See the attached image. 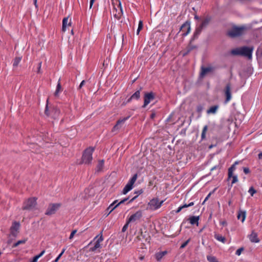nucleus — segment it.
Masks as SVG:
<instances>
[{
    "instance_id": "1",
    "label": "nucleus",
    "mask_w": 262,
    "mask_h": 262,
    "mask_svg": "<svg viewBox=\"0 0 262 262\" xmlns=\"http://www.w3.org/2000/svg\"><path fill=\"white\" fill-rule=\"evenodd\" d=\"M94 147H90L85 149L83 152L81 160L79 163L80 164H84L90 165L91 164L93 160L92 155L94 151Z\"/></svg>"
},
{
    "instance_id": "2",
    "label": "nucleus",
    "mask_w": 262,
    "mask_h": 262,
    "mask_svg": "<svg viewBox=\"0 0 262 262\" xmlns=\"http://www.w3.org/2000/svg\"><path fill=\"white\" fill-rule=\"evenodd\" d=\"M246 29V27H237L233 26L231 29L226 32V35L231 38H234L241 36Z\"/></svg>"
},
{
    "instance_id": "3",
    "label": "nucleus",
    "mask_w": 262,
    "mask_h": 262,
    "mask_svg": "<svg viewBox=\"0 0 262 262\" xmlns=\"http://www.w3.org/2000/svg\"><path fill=\"white\" fill-rule=\"evenodd\" d=\"M37 199L35 197L30 198L24 203L23 210H32L37 205Z\"/></svg>"
},
{
    "instance_id": "4",
    "label": "nucleus",
    "mask_w": 262,
    "mask_h": 262,
    "mask_svg": "<svg viewBox=\"0 0 262 262\" xmlns=\"http://www.w3.org/2000/svg\"><path fill=\"white\" fill-rule=\"evenodd\" d=\"M60 203H51L45 212V214L51 215L55 213L56 211L61 207Z\"/></svg>"
},
{
    "instance_id": "5",
    "label": "nucleus",
    "mask_w": 262,
    "mask_h": 262,
    "mask_svg": "<svg viewBox=\"0 0 262 262\" xmlns=\"http://www.w3.org/2000/svg\"><path fill=\"white\" fill-rule=\"evenodd\" d=\"M241 163V161H236L228 169V179H230L231 178L232 180L231 182L232 184H234L237 181V177L236 175L233 174V171L235 169V166Z\"/></svg>"
},
{
    "instance_id": "6",
    "label": "nucleus",
    "mask_w": 262,
    "mask_h": 262,
    "mask_svg": "<svg viewBox=\"0 0 262 262\" xmlns=\"http://www.w3.org/2000/svg\"><path fill=\"white\" fill-rule=\"evenodd\" d=\"M155 99V94L152 92H145L144 96L143 108H145L151 101Z\"/></svg>"
},
{
    "instance_id": "7",
    "label": "nucleus",
    "mask_w": 262,
    "mask_h": 262,
    "mask_svg": "<svg viewBox=\"0 0 262 262\" xmlns=\"http://www.w3.org/2000/svg\"><path fill=\"white\" fill-rule=\"evenodd\" d=\"M164 201H159L158 198H153L151 199L148 205L150 209L152 210H156L159 208L163 203Z\"/></svg>"
},
{
    "instance_id": "8",
    "label": "nucleus",
    "mask_w": 262,
    "mask_h": 262,
    "mask_svg": "<svg viewBox=\"0 0 262 262\" xmlns=\"http://www.w3.org/2000/svg\"><path fill=\"white\" fill-rule=\"evenodd\" d=\"M190 21L189 20L186 21L181 27L180 31H182L183 33L182 35L183 36H186L188 34L190 31Z\"/></svg>"
},
{
    "instance_id": "9",
    "label": "nucleus",
    "mask_w": 262,
    "mask_h": 262,
    "mask_svg": "<svg viewBox=\"0 0 262 262\" xmlns=\"http://www.w3.org/2000/svg\"><path fill=\"white\" fill-rule=\"evenodd\" d=\"M142 216V211L141 210H138L134 214H132L127 220V224H129L132 222H136V221L139 220Z\"/></svg>"
},
{
    "instance_id": "10",
    "label": "nucleus",
    "mask_w": 262,
    "mask_h": 262,
    "mask_svg": "<svg viewBox=\"0 0 262 262\" xmlns=\"http://www.w3.org/2000/svg\"><path fill=\"white\" fill-rule=\"evenodd\" d=\"M233 55H242L246 56V46H243L240 48L233 49L231 51Z\"/></svg>"
},
{
    "instance_id": "11",
    "label": "nucleus",
    "mask_w": 262,
    "mask_h": 262,
    "mask_svg": "<svg viewBox=\"0 0 262 262\" xmlns=\"http://www.w3.org/2000/svg\"><path fill=\"white\" fill-rule=\"evenodd\" d=\"M224 94L226 97L225 102H228L231 99V89L230 83L227 84L224 90Z\"/></svg>"
},
{
    "instance_id": "12",
    "label": "nucleus",
    "mask_w": 262,
    "mask_h": 262,
    "mask_svg": "<svg viewBox=\"0 0 262 262\" xmlns=\"http://www.w3.org/2000/svg\"><path fill=\"white\" fill-rule=\"evenodd\" d=\"M118 7L119 8L118 10H117V8H116L115 7H114V8L113 9V10H112V13H113L114 17L115 18H116L117 19H119L121 18V17L123 14V11L122 9V7H121L120 3H119Z\"/></svg>"
},
{
    "instance_id": "13",
    "label": "nucleus",
    "mask_w": 262,
    "mask_h": 262,
    "mask_svg": "<svg viewBox=\"0 0 262 262\" xmlns=\"http://www.w3.org/2000/svg\"><path fill=\"white\" fill-rule=\"evenodd\" d=\"M192 43V42H191L189 41V43L187 47L186 48V49L182 51V54L183 57L187 56L193 50L198 49V46L193 45Z\"/></svg>"
},
{
    "instance_id": "14",
    "label": "nucleus",
    "mask_w": 262,
    "mask_h": 262,
    "mask_svg": "<svg viewBox=\"0 0 262 262\" xmlns=\"http://www.w3.org/2000/svg\"><path fill=\"white\" fill-rule=\"evenodd\" d=\"M20 227V223L18 222H14L12 223V225L10 228V232L11 234L13 236H16L17 235V232L19 230Z\"/></svg>"
},
{
    "instance_id": "15",
    "label": "nucleus",
    "mask_w": 262,
    "mask_h": 262,
    "mask_svg": "<svg viewBox=\"0 0 262 262\" xmlns=\"http://www.w3.org/2000/svg\"><path fill=\"white\" fill-rule=\"evenodd\" d=\"M211 17L210 16H207L202 20L201 24L199 27H198V28L202 31L203 29L208 26L210 21H211Z\"/></svg>"
},
{
    "instance_id": "16",
    "label": "nucleus",
    "mask_w": 262,
    "mask_h": 262,
    "mask_svg": "<svg viewBox=\"0 0 262 262\" xmlns=\"http://www.w3.org/2000/svg\"><path fill=\"white\" fill-rule=\"evenodd\" d=\"M213 68L212 67H205L203 66L201 67V72L200 73V77L203 78L207 73L209 72H212Z\"/></svg>"
},
{
    "instance_id": "17",
    "label": "nucleus",
    "mask_w": 262,
    "mask_h": 262,
    "mask_svg": "<svg viewBox=\"0 0 262 262\" xmlns=\"http://www.w3.org/2000/svg\"><path fill=\"white\" fill-rule=\"evenodd\" d=\"M142 88L140 87L139 90L136 91L126 101V103H129L132 100H138L140 98V91Z\"/></svg>"
},
{
    "instance_id": "18",
    "label": "nucleus",
    "mask_w": 262,
    "mask_h": 262,
    "mask_svg": "<svg viewBox=\"0 0 262 262\" xmlns=\"http://www.w3.org/2000/svg\"><path fill=\"white\" fill-rule=\"evenodd\" d=\"M129 117L130 116H128L126 117H124L122 119L118 120L117 121L116 125L113 127L112 131L119 129L121 127V125L122 124H123L125 122V121L129 119Z\"/></svg>"
},
{
    "instance_id": "19",
    "label": "nucleus",
    "mask_w": 262,
    "mask_h": 262,
    "mask_svg": "<svg viewBox=\"0 0 262 262\" xmlns=\"http://www.w3.org/2000/svg\"><path fill=\"white\" fill-rule=\"evenodd\" d=\"M248 237L250 242L252 243H257L260 241L259 238L258 237L257 233L253 231L250 235H249Z\"/></svg>"
},
{
    "instance_id": "20",
    "label": "nucleus",
    "mask_w": 262,
    "mask_h": 262,
    "mask_svg": "<svg viewBox=\"0 0 262 262\" xmlns=\"http://www.w3.org/2000/svg\"><path fill=\"white\" fill-rule=\"evenodd\" d=\"M117 202V200H115L107 207L105 210V214L106 216H108L112 211H113L116 208L118 207L117 205L116 204Z\"/></svg>"
},
{
    "instance_id": "21",
    "label": "nucleus",
    "mask_w": 262,
    "mask_h": 262,
    "mask_svg": "<svg viewBox=\"0 0 262 262\" xmlns=\"http://www.w3.org/2000/svg\"><path fill=\"white\" fill-rule=\"evenodd\" d=\"M201 32H202V30H200V29L196 27L194 33H193V36H192V37L191 38V39L190 40V41L191 42H193L194 41V40L198 39L199 35H200Z\"/></svg>"
},
{
    "instance_id": "22",
    "label": "nucleus",
    "mask_w": 262,
    "mask_h": 262,
    "mask_svg": "<svg viewBox=\"0 0 262 262\" xmlns=\"http://www.w3.org/2000/svg\"><path fill=\"white\" fill-rule=\"evenodd\" d=\"M219 108V106L218 105H215L211 106L208 110L207 111V114H215L216 113L218 109Z\"/></svg>"
},
{
    "instance_id": "23",
    "label": "nucleus",
    "mask_w": 262,
    "mask_h": 262,
    "mask_svg": "<svg viewBox=\"0 0 262 262\" xmlns=\"http://www.w3.org/2000/svg\"><path fill=\"white\" fill-rule=\"evenodd\" d=\"M199 219V216H192L189 217V220L191 225H198Z\"/></svg>"
},
{
    "instance_id": "24",
    "label": "nucleus",
    "mask_w": 262,
    "mask_h": 262,
    "mask_svg": "<svg viewBox=\"0 0 262 262\" xmlns=\"http://www.w3.org/2000/svg\"><path fill=\"white\" fill-rule=\"evenodd\" d=\"M167 253V251H164L156 253L155 257L157 261H159L163 258V257Z\"/></svg>"
},
{
    "instance_id": "25",
    "label": "nucleus",
    "mask_w": 262,
    "mask_h": 262,
    "mask_svg": "<svg viewBox=\"0 0 262 262\" xmlns=\"http://www.w3.org/2000/svg\"><path fill=\"white\" fill-rule=\"evenodd\" d=\"M133 187V185L128 182L127 184L124 187L122 190V193L123 194H126L128 192H129L130 190L132 189Z\"/></svg>"
},
{
    "instance_id": "26",
    "label": "nucleus",
    "mask_w": 262,
    "mask_h": 262,
    "mask_svg": "<svg viewBox=\"0 0 262 262\" xmlns=\"http://www.w3.org/2000/svg\"><path fill=\"white\" fill-rule=\"evenodd\" d=\"M68 17H64L62 20V31L63 32H65L66 31L67 27L70 26L71 25V23L70 22L68 24Z\"/></svg>"
},
{
    "instance_id": "27",
    "label": "nucleus",
    "mask_w": 262,
    "mask_h": 262,
    "mask_svg": "<svg viewBox=\"0 0 262 262\" xmlns=\"http://www.w3.org/2000/svg\"><path fill=\"white\" fill-rule=\"evenodd\" d=\"M237 217L238 220H241L242 222L243 223L246 219V211H240Z\"/></svg>"
},
{
    "instance_id": "28",
    "label": "nucleus",
    "mask_w": 262,
    "mask_h": 262,
    "mask_svg": "<svg viewBox=\"0 0 262 262\" xmlns=\"http://www.w3.org/2000/svg\"><path fill=\"white\" fill-rule=\"evenodd\" d=\"M253 50V47H247V58L248 59H252V54Z\"/></svg>"
},
{
    "instance_id": "29",
    "label": "nucleus",
    "mask_w": 262,
    "mask_h": 262,
    "mask_svg": "<svg viewBox=\"0 0 262 262\" xmlns=\"http://www.w3.org/2000/svg\"><path fill=\"white\" fill-rule=\"evenodd\" d=\"M104 160H100L98 161V163L97 165V171L99 172L102 170L103 166H104Z\"/></svg>"
},
{
    "instance_id": "30",
    "label": "nucleus",
    "mask_w": 262,
    "mask_h": 262,
    "mask_svg": "<svg viewBox=\"0 0 262 262\" xmlns=\"http://www.w3.org/2000/svg\"><path fill=\"white\" fill-rule=\"evenodd\" d=\"M214 237L216 239H217L219 241L222 242L223 243H225L226 241V239L225 237L219 234H215Z\"/></svg>"
},
{
    "instance_id": "31",
    "label": "nucleus",
    "mask_w": 262,
    "mask_h": 262,
    "mask_svg": "<svg viewBox=\"0 0 262 262\" xmlns=\"http://www.w3.org/2000/svg\"><path fill=\"white\" fill-rule=\"evenodd\" d=\"M59 81H60V79L58 81V84H57V87H56V90L54 93V96L56 97L58 96V93L61 91V86Z\"/></svg>"
},
{
    "instance_id": "32",
    "label": "nucleus",
    "mask_w": 262,
    "mask_h": 262,
    "mask_svg": "<svg viewBox=\"0 0 262 262\" xmlns=\"http://www.w3.org/2000/svg\"><path fill=\"white\" fill-rule=\"evenodd\" d=\"M101 247L100 243L98 242H96L95 243V245L93 247H91L90 249V251L93 252L96 251L98 248H99Z\"/></svg>"
},
{
    "instance_id": "33",
    "label": "nucleus",
    "mask_w": 262,
    "mask_h": 262,
    "mask_svg": "<svg viewBox=\"0 0 262 262\" xmlns=\"http://www.w3.org/2000/svg\"><path fill=\"white\" fill-rule=\"evenodd\" d=\"M207 129H208V126L207 125L204 126L203 128V130L202 132V134H201V140H203L205 139L206 133Z\"/></svg>"
},
{
    "instance_id": "34",
    "label": "nucleus",
    "mask_w": 262,
    "mask_h": 262,
    "mask_svg": "<svg viewBox=\"0 0 262 262\" xmlns=\"http://www.w3.org/2000/svg\"><path fill=\"white\" fill-rule=\"evenodd\" d=\"M21 58L20 57H16L15 58L13 61V67H17L19 62H20Z\"/></svg>"
},
{
    "instance_id": "35",
    "label": "nucleus",
    "mask_w": 262,
    "mask_h": 262,
    "mask_svg": "<svg viewBox=\"0 0 262 262\" xmlns=\"http://www.w3.org/2000/svg\"><path fill=\"white\" fill-rule=\"evenodd\" d=\"M52 112H54V113L53 117H56L59 114L60 111L57 107H54L52 109Z\"/></svg>"
},
{
    "instance_id": "36",
    "label": "nucleus",
    "mask_w": 262,
    "mask_h": 262,
    "mask_svg": "<svg viewBox=\"0 0 262 262\" xmlns=\"http://www.w3.org/2000/svg\"><path fill=\"white\" fill-rule=\"evenodd\" d=\"M137 178H138V174H137V173H136L132 177V178L129 180V181L128 182L132 184V185H134V184L137 180Z\"/></svg>"
},
{
    "instance_id": "37",
    "label": "nucleus",
    "mask_w": 262,
    "mask_h": 262,
    "mask_svg": "<svg viewBox=\"0 0 262 262\" xmlns=\"http://www.w3.org/2000/svg\"><path fill=\"white\" fill-rule=\"evenodd\" d=\"M26 241H27L26 239H22V240L18 241L16 243L14 244V245L13 246V247H16L18 246L19 245H20V244H25L26 242Z\"/></svg>"
},
{
    "instance_id": "38",
    "label": "nucleus",
    "mask_w": 262,
    "mask_h": 262,
    "mask_svg": "<svg viewBox=\"0 0 262 262\" xmlns=\"http://www.w3.org/2000/svg\"><path fill=\"white\" fill-rule=\"evenodd\" d=\"M207 259L209 262H219L215 257L212 256H207Z\"/></svg>"
},
{
    "instance_id": "39",
    "label": "nucleus",
    "mask_w": 262,
    "mask_h": 262,
    "mask_svg": "<svg viewBox=\"0 0 262 262\" xmlns=\"http://www.w3.org/2000/svg\"><path fill=\"white\" fill-rule=\"evenodd\" d=\"M143 21L142 20H140L138 24V28L137 30V34L139 35L140 31L143 28Z\"/></svg>"
},
{
    "instance_id": "40",
    "label": "nucleus",
    "mask_w": 262,
    "mask_h": 262,
    "mask_svg": "<svg viewBox=\"0 0 262 262\" xmlns=\"http://www.w3.org/2000/svg\"><path fill=\"white\" fill-rule=\"evenodd\" d=\"M253 73V68L251 66L247 67V76H250Z\"/></svg>"
},
{
    "instance_id": "41",
    "label": "nucleus",
    "mask_w": 262,
    "mask_h": 262,
    "mask_svg": "<svg viewBox=\"0 0 262 262\" xmlns=\"http://www.w3.org/2000/svg\"><path fill=\"white\" fill-rule=\"evenodd\" d=\"M248 192L251 196H253L254 194L256 193V190L253 187H251L248 190Z\"/></svg>"
},
{
    "instance_id": "42",
    "label": "nucleus",
    "mask_w": 262,
    "mask_h": 262,
    "mask_svg": "<svg viewBox=\"0 0 262 262\" xmlns=\"http://www.w3.org/2000/svg\"><path fill=\"white\" fill-rule=\"evenodd\" d=\"M203 108V106L202 105H198L196 107V112L199 114H201Z\"/></svg>"
},
{
    "instance_id": "43",
    "label": "nucleus",
    "mask_w": 262,
    "mask_h": 262,
    "mask_svg": "<svg viewBox=\"0 0 262 262\" xmlns=\"http://www.w3.org/2000/svg\"><path fill=\"white\" fill-rule=\"evenodd\" d=\"M245 250V248L244 247H241L240 248L238 249L236 252H235V254L237 255H240L242 252H243L244 250Z\"/></svg>"
},
{
    "instance_id": "44",
    "label": "nucleus",
    "mask_w": 262,
    "mask_h": 262,
    "mask_svg": "<svg viewBox=\"0 0 262 262\" xmlns=\"http://www.w3.org/2000/svg\"><path fill=\"white\" fill-rule=\"evenodd\" d=\"M215 189H214L212 192H210L208 195L205 198L204 201H203V202L202 203V204H204L205 203V202L208 200V199L210 198V195H211V194L212 193H213L215 191Z\"/></svg>"
},
{
    "instance_id": "45",
    "label": "nucleus",
    "mask_w": 262,
    "mask_h": 262,
    "mask_svg": "<svg viewBox=\"0 0 262 262\" xmlns=\"http://www.w3.org/2000/svg\"><path fill=\"white\" fill-rule=\"evenodd\" d=\"M48 100H47V103H48ZM45 114L48 116H49L50 115V114L49 113L48 103H47V104H46V108L45 110Z\"/></svg>"
},
{
    "instance_id": "46",
    "label": "nucleus",
    "mask_w": 262,
    "mask_h": 262,
    "mask_svg": "<svg viewBox=\"0 0 262 262\" xmlns=\"http://www.w3.org/2000/svg\"><path fill=\"white\" fill-rule=\"evenodd\" d=\"M85 81L84 80H82L80 84H79L78 88H77V90H80L81 89V88H82V86L85 84Z\"/></svg>"
},
{
    "instance_id": "47",
    "label": "nucleus",
    "mask_w": 262,
    "mask_h": 262,
    "mask_svg": "<svg viewBox=\"0 0 262 262\" xmlns=\"http://www.w3.org/2000/svg\"><path fill=\"white\" fill-rule=\"evenodd\" d=\"M76 232H77V230H73V231H72V232L71 233V234H70V237H69V239H72L73 238V237H74V235L75 234V233H76Z\"/></svg>"
},
{
    "instance_id": "48",
    "label": "nucleus",
    "mask_w": 262,
    "mask_h": 262,
    "mask_svg": "<svg viewBox=\"0 0 262 262\" xmlns=\"http://www.w3.org/2000/svg\"><path fill=\"white\" fill-rule=\"evenodd\" d=\"M190 241V239L187 240L186 241H185L183 244L181 245L180 248H184V247H185L187 244H188V243Z\"/></svg>"
},
{
    "instance_id": "49",
    "label": "nucleus",
    "mask_w": 262,
    "mask_h": 262,
    "mask_svg": "<svg viewBox=\"0 0 262 262\" xmlns=\"http://www.w3.org/2000/svg\"><path fill=\"white\" fill-rule=\"evenodd\" d=\"M128 224H127V221L126 224L123 226V228L122 229V232H125L127 230V229L128 228Z\"/></svg>"
},
{
    "instance_id": "50",
    "label": "nucleus",
    "mask_w": 262,
    "mask_h": 262,
    "mask_svg": "<svg viewBox=\"0 0 262 262\" xmlns=\"http://www.w3.org/2000/svg\"><path fill=\"white\" fill-rule=\"evenodd\" d=\"M143 192V189H141L138 190V191H135V193L137 195H138V196L139 194H142Z\"/></svg>"
},
{
    "instance_id": "51",
    "label": "nucleus",
    "mask_w": 262,
    "mask_h": 262,
    "mask_svg": "<svg viewBox=\"0 0 262 262\" xmlns=\"http://www.w3.org/2000/svg\"><path fill=\"white\" fill-rule=\"evenodd\" d=\"M221 168V167L219 165H215L214 166H213L211 169V171H213L215 169H220Z\"/></svg>"
},
{
    "instance_id": "52",
    "label": "nucleus",
    "mask_w": 262,
    "mask_h": 262,
    "mask_svg": "<svg viewBox=\"0 0 262 262\" xmlns=\"http://www.w3.org/2000/svg\"><path fill=\"white\" fill-rule=\"evenodd\" d=\"M45 250L42 251L39 254L36 255V256H37V258H40L41 256L43 255V254L45 253Z\"/></svg>"
},
{
    "instance_id": "53",
    "label": "nucleus",
    "mask_w": 262,
    "mask_h": 262,
    "mask_svg": "<svg viewBox=\"0 0 262 262\" xmlns=\"http://www.w3.org/2000/svg\"><path fill=\"white\" fill-rule=\"evenodd\" d=\"M103 240V238L102 235H101V236L97 239L96 241L100 243Z\"/></svg>"
},
{
    "instance_id": "54",
    "label": "nucleus",
    "mask_w": 262,
    "mask_h": 262,
    "mask_svg": "<svg viewBox=\"0 0 262 262\" xmlns=\"http://www.w3.org/2000/svg\"><path fill=\"white\" fill-rule=\"evenodd\" d=\"M95 1V0H90V9L92 8Z\"/></svg>"
},
{
    "instance_id": "55",
    "label": "nucleus",
    "mask_w": 262,
    "mask_h": 262,
    "mask_svg": "<svg viewBox=\"0 0 262 262\" xmlns=\"http://www.w3.org/2000/svg\"><path fill=\"white\" fill-rule=\"evenodd\" d=\"M186 131V128H184V129L181 130V131L180 132V134H183L184 135H185Z\"/></svg>"
},
{
    "instance_id": "56",
    "label": "nucleus",
    "mask_w": 262,
    "mask_h": 262,
    "mask_svg": "<svg viewBox=\"0 0 262 262\" xmlns=\"http://www.w3.org/2000/svg\"><path fill=\"white\" fill-rule=\"evenodd\" d=\"M182 209H182V207H181V206H180V207L178 208V209L176 211V212L177 213H179V212H180Z\"/></svg>"
},
{
    "instance_id": "57",
    "label": "nucleus",
    "mask_w": 262,
    "mask_h": 262,
    "mask_svg": "<svg viewBox=\"0 0 262 262\" xmlns=\"http://www.w3.org/2000/svg\"><path fill=\"white\" fill-rule=\"evenodd\" d=\"M38 259V258H37V256H35L33 257V259H32V261H31V262H37V261Z\"/></svg>"
},
{
    "instance_id": "58",
    "label": "nucleus",
    "mask_w": 262,
    "mask_h": 262,
    "mask_svg": "<svg viewBox=\"0 0 262 262\" xmlns=\"http://www.w3.org/2000/svg\"><path fill=\"white\" fill-rule=\"evenodd\" d=\"M137 197L138 195H136L135 196L133 197L131 200H129V203L133 202Z\"/></svg>"
},
{
    "instance_id": "59",
    "label": "nucleus",
    "mask_w": 262,
    "mask_h": 262,
    "mask_svg": "<svg viewBox=\"0 0 262 262\" xmlns=\"http://www.w3.org/2000/svg\"><path fill=\"white\" fill-rule=\"evenodd\" d=\"M155 116L156 114L155 113H152L151 114L150 117L151 119H153L155 117Z\"/></svg>"
},
{
    "instance_id": "60",
    "label": "nucleus",
    "mask_w": 262,
    "mask_h": 262,
    "mask_svg": "<svg viewBox=\"0 0 262 262\" xmlns=\"http://www.w3.org/2000/svg\"><path fill=\"white\" fill-rule=\"evenodd\" d=\"M124 202H125V200H124V199H123L122 200H121L119 203L116 204L117 205V206H118L119 205L121 204H123L124 203Z\"/></svg>"
},
{
    "instance_id": "61",
    "label": "nucleus",
    "mask_w": 262,
    "mask_h": 262,
    "mask_svg": "<svg viewBox=\"0 0 262 262\" xmlns=\"http://www.w3.org/2000/svg\"><path fill=\"white\" fill-rule=\"evenodd\" d=\"M258 157L259 159H262V152H260L258 154Z\"/></svg>"
},
{
    "instance_id": "62",
    "label": "nucleus",
    "mask_w": 262,
    "mask_h": 262,
    "mask_svg": "<svg viewBox=\"0 0 262 262\" xmlns=\"http://www.w3.org/2000/svg\"><path fill=\"white\" fill-rule=\"evenodd\" d=\"M33 3H34L36 8L37 9L38 6H37V0H34L33 1Z\"/></svg>"
},
{
    "instance_id": "63",
    "label": "nucleus",
    "mask_w": 262,
    "mask_h": 262,
    "mask_svg": "<svg viewBox=\"0 0 262 262\" xmlns=\"http://www.w3.org/2000/svg\"><path fill=\"white\" fill-rule=\"evenodd\" d=\"M181 207H182V209H183V208H185L188 207V205L187 204H185L184 205L181 206Z\"/></svg>"
},
{
    "instance_id": "64",
    "label": "nucleus",
    "mask_w": 262,
    "mask_h": 262,
    "mask_svg": "<svg viewBox=\"0 0 262 262\" xmlns=\"http://www.w3.org/2000/svg\"><path fill=\"white\" fill-rule=\"evenodd\" d=\"M41 62H39L38 64V72H39L40 68H41Z\"/></svg>"
}]
</instances>
